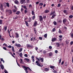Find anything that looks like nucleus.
I'll return each instance as SVG.
<instances>
[{
    "label": "nucleus",
    "instance_id": "bb28decb",
    "mask_svg": "<svg viewBox=\"0 0 73 73\" xmlns=\"http://www.w3.org/2000/svg\"><path fill=\"white\" fill-rule=\"evenodd\" d=\"M53 24L54 25H57V22L55 21H54L53 22Z\"/></svg>",
    "mask_w": 73,
    "mask_h": 73
},
{
    "label": "nucleus",
    "instance_id": "2eb2a0df",
    "mask_svg": "<svg viewBox=\"0 0 73 73\" xmlns=\"http://www.w3.org/2000/svg\"><path fill=\"white\" fill-rule=\"evenodd\" d=\"M20 13V11H17V12L15 13V14H16V15H19Z\"/></svg>",
    "mask_w": 73,
    "mask_h": 73
},
{
    "label": "nucleus",
    "instance_id": "7ed1b4c3",
    "mask_svg": "<svg viewBox=\"0 0 73 73\" xmlns=\"http://www.w3.org/2000/svg\"><path fill=\"white\" fill-rule=\"evenodd\" d=\"M39 19L40 21H43V18H42V16H39Z\"/></svg>",
    "mask_w": 73,
    "mask_h": 73
},
{
    "label": "nucleus",
    "instance_id": "f3484780",
    "mask_svg": "<svg viewBox=\"0 0 73 73\" xmlns=\"http://www.w3.org/2000/svg\"><path fill=\"white\" fill-rule=\"evenodd\" d=\"M0 66H1V69H2V70H3V69H4V66H3V65L2 64H1L0 65Z\"/></svg>",
    "mask_w": 73,
    "mask_h": 73
},
{
    "label": "nucleus",
    "instance_id": "4c0bfd02",
    "mask_svg": "<svg viewBox=\"0 0 73 73\" xmlns=\"http://www.w3.org/2000/svg\"><path fill=\"white\" fill-rule=\"evenodd\" d=\"M1 61H3V63H4L5 62L4 60H3V58H1Z\"/></svg>",
    "mask_w": 73,
    "mask_h": 73
},
{
    "label": "nucleus",
    "instance_id": "603ef678",
    "mask_svg": "<svg viewBox=\"0 0 73 73\" xmlns=\"http://www.w3.org/2000/svg\"><path fill=\"white\" fill-rule=\"evenodd\" d=\"M24 56H25V57H28V55L27 54H24Z\"/></svg>",
    "mask_w": 73,
    "mask_h": 73
},
{
    "label": "nucleus",
    "instance_id": "1a4fd4ad",
    "mask_svg": "<svg viewBox=\"0 0 73 73\" xmlns=\"http://www.w3.org/2000/svg\"><path fill=\"white\" fill-rule=\"evenodd\" d=\"M39 59L40 60H40H41V62H44V58L40 57L39 58Z\"/></svg>",
    "mask_w": 73,
    "mask_h": 73
},
{
    "label": "nucleus",
    "instance_id": "c85d7f7f",
    "mask_svg": "<svg viewBox=\"0 0 73 73\" xmlns=\"http://www.w3.org/2000/svg\"><path fill=\"white\" fill-rule=\"evenodd\" d=\"M6 5L7 7H9V3H6Z\"/></svg>",
    "mask_w": 73,
    "mask_h": 73
},
{
    "label": "nucleus",
    "instance_id": "aec40b11",
    "mask_svg": "<svg viewBox=\"0 0 73 73\" xmlns=\"http://www.w3.org/2000/svg\"><path fill=\"white\" fill-rule=\"evenodd\" d=\"M50 67L51 69H53L54 68H55V66H50Z\"/></svg>",
    "mask_w": 73,
    "mask_h": 73
},
{
    "label": "nucleus",
    "instance_id": "6e6552de",
    "mask_svg": "<svg viewBox=\"0 0 73 73\" xmlns=\"http://www.w3.org/2000/svg\"><path fill=\"white\" fill-rule=\"evenodd\" d=\"M57 40V38H52V42H54V41H56V40Z\"/></svg>",
    "mask_w": 73,
    "mask_h": 73
},
{
    "label": "nucleus",
    "instance_id": "0eeeda50",
    "mask_svg": "<svg viewBox=\"0 0 73 73\" xmlns=\"http://www.w3.org/2000/svg\"><path fill=\"white\" fill-rule=\"evenodd\" d=\"M36 64L37 65H38V66H41V64L39 63L38 61L37 60L36 61Z\"/></svg>",
    "mask_w": 73,
    "mask_h": 73
},
{
    "label": "nucleus",
    "instance_id": "39448f33",
    "mask_svg": "<svg viewBox=\"0 0 73 73\" xmlns=\"http://www.w3.org/2000/svg\"><path fill=\"white\" fill-rule=\"evenodd\" d=\"M15 46H17V48H19V47L21 46V45L20 44L15 43Z\"/></svg>",
    "mask_w": 73,
    "mask_h": 73
},
{
    "label": "nucleus",
    "instance_id": "e2e57ef3",
    "mask_svg": "<svg viewBox=\"0 0 73 73\" xmlns=\"http://www.w3.org/2000/svg\"><path fill=\"white\" fill-rule=\"evenodd\" d=\"M4 72L5 73H8V72L7 70H4Z\"/></svg>",
    "mask_w": 73,
    "mask_h": 73
},
{
    "label": "nucleus",
    "instance_id": "a878e982",
    "mask_svg": "<svg viewBox=\"0 0 73 73\" xmlns=\"http://www.w3.org/2000/svg\"><path fill=\"white\" fill-rule=\"evenodd\" d=\"M13 12H14V13H15V12H17V9H13Z\"/></svg>",
    "mask_w": 73,
    "mask_h": 73
},
{
    "label": "nucleus",
    "instance_id": "72a5a7b5",
    "mask_svg": "<svg viewBox=\"0 0 73 73\" xmlns=\"http://www.w3.org/2000/svg\"><path fill=\"white\" fill-rule=\"evenodd\" d=\"M53 55V53L52 52H50L49 54V56H51Z\"/></svg>",
    "mask_w": 73,
    "mask_h": 73
},
{
    "label": "nucleus",
    "instance_id": "c9c22d12",
    "mask_svg": "<svg viewBox=\"0 0 73 73\" xmlns=\"http://www.w3.org/2000/svg\"><path fill=\"white\" fill-rule=\"evenodd\" d=\"M31 13L32 15H35V12H34V11H32Z\"/></svg>",
    "mask_w": 73,
    "mask_h": 73
},
{
    "label": "nucleus",
    "instance_id": "79ce46f5",
    "mask_svg": "<svg viewBox=\"0 0 73 73\" xmlns=\"http://www.w3.org/2000/svg\"><path fill=\"white\" fill-rule=\"evenodd\" d=\"M43 18L44 19V20H45L46 18V16H44L43 17Z\"/></svg>",
    "mask_w": 73,
    "mask_h": 73
},
{
    "label": "nucleus",
    "instance_id": "dca6fc26",
    "mask_svg": "<svg viewBox=\"0 0 73 73\" xmlns=\"http://www.w3.org/2000/svg\"><path fill=\"white\" fill-rule=\"evenodd\" d=\"M4 29L5 31H7V26H4Z\"/></svg>",
    "mask_w": 73,
    "mask_h": 73
},
{
    "label": "nucleus",
    "instance_id": "7c9ffc66",
    "mask_svg": "<svg viewBox=\"0 0 73 73\" xmlns=\"http://www.w3.org/2000/svg\"><path fill=\"white\" fill-rule=\"evenodd\" d=\"M19 55L21 57H23L22 56H23V54L22 52H21L19 54Z\"/></svg>",
    "mask_w": 73,
    "mask_h": 73
},
{
    "label": "nucleus",
    "instance_id": "cd10ccee",
    "mask_svg": "<svg viewBox=\"0 0 73 73\" xmlns=\"http://www.w3.org/2000/svg\"><path fill=\"white\" fill-rule=\"evenodd\" d=\"M22 50H23V48H21L19 50V52H21L22 51Z\"/></svg>",
    "mask_w": 73,
    "mask_h": 73
},
{
    "label": "nucleus",
    "instance_id": "6e6d98bb",
    "mask_svg": "<svg viewBox=\"0 0 73 73\" xmlns=\"http://www.w3.org/2000/svg\"><path fill=\"white\" fill-rule=\"evenodd\" d=\"M58 23H62V21L60 20L59 21H58Z\"/></svg>",
    "mask_w": 73,
    "mask_h": 73
},
{
    "label": "nucleus",
    "instance_id": "864d4df0",
    "mask_svg": "<svg viewBox=\"0 0 73 73\" xmlns=\"http://www.w3.org/2000/svg\"><path fill=\"white\" fill-rule=\"evenodd\" d=\"M43 54H45L46 53V51H44L43 52Z\"/></svg>",
    "mask_w": 73,
    "mask_h": 73
},
{
    "label": "nucleus",
    "instance_id": "69168bd1",
    "mask_svg": "<svg viewBox=\"0 0 73 73\" xmlns=\"http://www.w3.org/2000/svg\"><path fill=\"white\" fill-rule=\"evenodd\" d=\"M49 48L50 49H52V47L51 46H49Z\"/></svg>",
    "mask_w": 73,
    "mask_h": 73
},
{
    "label": "nucleus",
    "instance_id": "052dcab7",
    "mask_svg": "<svg viewBox=\"0 0 73 73\" xmlns=\"http://www.w3.org/2000/svg\"><path fill=\"white\" fill-rule=\"evenodd\" d=\"M71 37L72 38H73V33H72L71 34Z\"/></svg>",
    "mask_w": 73,
    "mask_h": 73
},
{
    "label": "nucleus",
    "instance_id": "473e14b6",
    "mask_svg": "<svg viewBox=\"0 0 73 73\" xmlns=\"http://www.w3.org/2000/svg\"><path fill=\"white\" fill-rule=\"evenodd\" d=\"M58 32L59 33H62V31H61V30L60 29H59Z\"/></svg>",
    "mask_w": 73,
    "mask_h": 73
},
{
    "label": "nucleus",
    "instance_id": "0e129e2a",
    "mask_svg": "<svg viewBox=\"0 0 73 73\" xmlns=\"http://www.w3.org/2000/svg\"><path fill=\"white\" fill-rule=\"evenodd\" d=\"M59 38H62V36L60 35L59 36Z\"/></svg>",
    "mask_w": 73,
    "mask_h": 73
},
{
    "label": "nucleus",
    "instance_id": "5701e85b",
    "mask_svg": "<svg viewBox=\"0 0 73 73\" xmlns=\"http://www.w3.org/2000/svg\"><path fill=\"white\" fill-rule=\"evenodd\" d=\"M49 12V10H46L44 11V12L45 13H48Z\"/></svg>",
    "mask_w": 73,
    "mask_h": 73
},
{
    "label": "nucleus",
    "instance_id": "423d86ee",
    "mask_svg": "<svg viewBox=\"0 0 73 73\" xmlns=\"http://www.w3.org/2000/svg\"><path fill=\"white\" fill-rule=\"evenodd\" d=\"M27 46L28 47V48H33V46L29 44H27Z\"/></svg>",
    "mask_w": 73,
    "mask_h": 73
},
{
    "label": "nucleus",
    "instance_id": "5fc2aeb1",
    "mask_svg": "<svg viewBox=\"0 0 73 73\" xmlns=\"http://www.w3.org/2000/svg\"><path fill=\"white\" fill-rule=\"evenodd\" d=\"M73 44V41H71L70 42V44L71 45H72Z\"/></svg>",
    "mask_w": 73,
    "mask_h": 73
},
{
    "label": "nucleus",
    "instance_id": "4d7b16f0",
    "mask_svg": "<svg viewBox=\"0 0 73 73\" xmlns=\"http://www.w3.org/2000/svg\"><path fill=\"white\" fill-rule=\"evenodd\" d=\"M36 60H38V61H40V59L36 57Z\"/></svg>",
    "mask_w": 73,
    "mask_h": 73
},
{
    "label": "nucleus",
    "instance_id": "f8f14e48",
    "mask_svg": "<svg viewBox=\"0 0 73 73\" xmlns=\"http://www.w3.org/2000/svg\"><path fill=\"white\" fill-rule=\"evenodd\" d=\"M25 1V0H21L20 1V3L21 4H23Z\"/></svg>",
    "mask_w": 73,
    "mask_h": 73
},
{
    "label": "nucleus",
    "instance_id": "a18cd8bd",
    "mask_svg": "<svg viewBox=\"0 0 73 73\" xmlns=\"http://www.w3.org/2000/svg\"><path fill=\"white\" fill-rule=\"evenodd\" d=\"M0 40H1V41H4L5 40V39L3 38H1Z\"/></svg>",
    "mask_w": 73,
    "mask_h": 73
},
{
    "label": "nucleus",
    "instance_id": "f704fd0d",
    "mask_svg": "<svg viewBox=\"0 0 73 73\" xmlns=\"http://www.w3.org/2000/svg\"><path fill=\"white\" fill-rule=\"evenodd\" d=\"M44 70H45L46 72L47 71H48V70H49V68H46L44 69Z\"/></svg>",
    "mask_w": 73,
    "mask_h": 73
},
{
    "label": "nucleus",
    "instance_id": "6ab92c4d",
    "mask_svg": "<svg viewBox=\"0 0 73 73\" xmlns=\"http://www.w3.org/2000/svg\"><path fill=\"white\" fill-rule=\"evenodd\" d=\"M25 60L27 61V62H29V59L28 58H25Z\"/></svg>",
    "mask_w": 73,
    "mask_h": 73
},
{
    "label": "nucleus",
    "instance_id": "9d476101",
    "mask_svg": "<svg viewBox=\"0 0 73 73\" xmlns=\"http://www.w3.org/2000/svg\"><path fill=\"white\" fill-rule=\"evenodd\" d=\"M37 21H35V23L33 25L34 27H35V26H36L37 25Z\"/></svg>",
    "mask_w": 73,
    "mask_h": 73
},
{
    "label": "nucleus",
    "instance_id": "e433bc0d",
    "mask_svg": "<svg viewBox=\"0 0 73 73\" xmlns=\"http://www.w3.org/2000/svg\"><path fill=\"white\" fill-rule=\"evenodd\" d=\"M3 24V20H0V24Z\"/></svg>",
    "mask_w": 73,
    "mask_h": 73
},
{
    "label": "nucleus",
    "instance_id": "ea45409f",
    "mask_svg": "<svg viewBox=\"0 0 73 73\" xmlns=\"http://www.w3.org/2000/svg\"><path fill=\"white\" fill-rule=\"evenodd\" d=\"M73 15H71L69 16V18H70V19H72V18H73Z\"/></svg>",
    "mask_w": 73,
    "mask_h": 73
},
{
    "label": "nucleus",
    "instance_id": "c756f323",
    "mask_svg": "<svg viewBox=\"0 0 73 73\" xmlns=\"http://www.w3.org/2000/svg\"><path fill=\"white\" fill-rule=\"evenodd\" d=\"M32 19L33 20H35V15L32 17Z\"/></svg>",
    "mask_w": 73,
    "mask_h": 73
},
{
    "label": "nucleus",
    "instance_id": "ddd939ff",
    "mask_svg": "<svg viewBox=\"0 0 73 73\" xmlns=\"http://www.w3.org/2000/svg\"><path fill=\"white\" fill-rule=\"evenodd\" d=\"M67 21V20H66V19H64L63 20V23H66Z\"/></svg>",
    "mask_w": 73,
    "mask_h": 73
},
{
    "label": "nucleus",
    "instance_id": "4468645a",
    "mask_svg": "<svg viewBox=\"0 0 73 73\" xmlns=\"http://www.w3.org/2000/svg\"><path fill=\"white\" fill-rule=\"evenodd\" d=\"M15 35L16 36H15L16 38H19V34H17V33H15Z\"/></svg>",
    "mask_w": 73,
    "mask_h": 73
},
{
    "label": "nucleus",
    "instance_id": "13d9d810",
    "mask_svg": "<svg viewBox=\"0 0 73 73\" xmlns=\"http://www.w3.org/2000/svg\"><path fill=\"white\" fill-rule=\"evenodd\" d=\"M7 48H12V46L11 45H9L7 46Z\"/></svg>",
    "mask_w": 73,
    "mask_h": 73
},
{
    "label": "nucleus",
    "instance_id": "393cba45",
    "mask_svg": "<svg viewBox=\"0 0 73 73\" xmlns=\"http://www.w3.org/2000/svg\"><path fill=\"white\" fill-rule=\"evenodd\" d=\"M34 29L35 34H36V33H37V30H36V29L35 28H34Z\"/></svg>",
    "mask_w": 73,
    "mask_h": 73
},
{
    "label": "nucleus",
    "instance_id": "774afa93",
    "mask_svg": "<svg viewBox=\"0 0 73 73\" xmlns=\"http://www.w3.org/2000/svg\"><path fill=\"white\" fill-rule=\"evenodd\" d=\"M66 42L67 44H69V42L67 40L66 41Z\"/></svg>",
    "mask_w": 73,
    "mask_h": 73
},
{
    "label": "nucleus",
    "instance_id": "20e7f679",
    "mask_svg": "<svg viewBox=\"0 0 73 73\" xmlns=\"http://www.w3.org/2000/svg\"><path fill=\"white\" fill-rule=\"evenodd\" d=\"M22 67L23 68H24V70H28V69L29 68V67H26L25 66H22Z\"/></svg>",
    "mask_w": 73,
    "mask_h": 73
},
{
    "label": "nucleus",
    "instance_id": "09e8293b",
    "mask_svg": "<svg viewBox=\"0 0 73 73\" xmlns=\"http://www.w3.org/2000/svg\"><path fill=\"white\" fill-rule=\"evenodd\" d=\"M39 40H41L42 39V37H39Z\"/></svg>",
    "mask_w": 73,
    "mask_h": 73
},
{
    "label": "nucleus",
    "instance_id": "f03ea898",
    "mask_svg": "<svg viewBox=\"0 0 73 73\" xmlns=\"http://www.w3.org/2000/svg\"><path fill=\"white\" fill-rule=\"evenodd\" d=\"M6 12L8 13L9 15H11L12 13V10H7L6 11Z\"/></svg>",
    "mask_w": 73,
    "mask_h": 73
},
{
    "label": "nucleus",
    "instance_id": "2f4dec72",
    "mask_svg": "<svg viewBox=\"0 0 73 73\" xmlns=\"http://www.w3.org/2000/svg\"><path fill=\"white\" fill-rule=\"evenodd\" d=\"M23 7L24 9H26V10H27L28 9L27 8V6H23Z\"/></svg>",
    "mask_w": 73,
    "mask_h": 73
},
{
    "label": "nucleus",
    "instance_id": "9b49d317",
    "mask_svg": "<svg viewBox=\"0 0 73 73\" xmlns=\"http://www.w3.org/2000/svg\"><path fill=\"white\" fill-rule=\"evenodd\" d=\"M14 3L15 4H19V1H18L17 0L15 1Z\"/></svg>",
    "mask_w": 73,
    "mask_h": 73
},
{
    "label": "nucleus",
    "instance_id": "37998d69",
    "mask_svg": "<svg viewBox=\"0 0 73 73\" xmlns=\"http://www.w3.org/2000/svg\"><path fill=\"white\" fill-rule=\"evenodd\" d=\"M27 12H28L27 11V10H24V13L25 14H27Z\"/></svg>",
    "mask_w": 73,
    "mask_h": 73
},
{
    "label": "nucleus",
    "instance_id": "a19ab883",
    "mask_svg": "<svg viewBox=\"0 0 73 73\" xmlns=\"http://www.w3.org/2000/svg\"><path fill=\"white\" fill-rule=\"evenodd\" d=\"M20 62L21 64H23V62H23V59H21Z\"/></svg>",
    "mask_w": 73,
    "mask_h": 73
},
{
    "label": "nucleus",
    "instance_id": "4be33fe9",
    "mask_svg": "<svg viewBox=\"0 0 73 73\" xmlns=\"http://www.w3.org/2000/svg\"><path fill=\"white\" fill-rule=\"evenodd\" d=\"M25 23L27 26V27H29V25H28V22H27V21H25Z\"/></svg>",
    "mask_w": 73,
    "mask_h": 73
},
{
    "label": "nucleus",
    "instance_id": "de8ad7c7",
    "mask_svg": "<svg viewBox=\"0 0 73 73\" xmlns=\"http://www.w3.org/2000/svg\"><path fill=\"white\" fill-rule=\"evenodd\" d=\"M3 45H5L6 47H7L8 46V45L7 44L5 43H4L3 44Z\"/></svg>",
    "mask_w": 73,
    "mask_h": 73
},
{
    "label": "nucleus",
    "instance_id": "f257e3e1",
    "mask_svg": "<svg viewBox=\"0 0 73 73\" xmlns=\"http://www.w3.org/2000/svg\"><path fill=\"white\" fill-rule=\"evenodd\" d=\"M50 16L52 15L51 18H52V19H54V17H55V16H56V13H55V11H53L52 13H50Z\"/></svg>",
    "mask_w": 73,
    "mask_h": 73
},
{
    "label": "nucleus",
    "instance_id": "b1692460",
    "mask_svg": "<svg viewBox=\"0 0 73 73\" xmlns=\"http://www.w3.org/2000/svg\"><path fill=\"white\" fill-rule=\"evenodd\" d=\"M12 51H13V52H15V50L14 49V47H13V46H12Z\"/></svg>",
    "mask_w": 73,
    "mask_h": 73
},
{
    "label": "nucleus",
    "instance_id": "58836bf2",
    "mask_svg": "<svg viewBox=\"0 0 73 73\" xmlns=\"http://www.w3.org/2000/svg\"><path fill=\"white\" fill-rule=\"evenodd\" d=\"M47 34H45L44 35V37H45V38H46V37H47Z\"/></svg>",
    "mask_w": 73,
    "mask_h": 73
},
{
    "label": "nucleus",
    "instance_id": "bf43d9fd",
    "mask_svg": "<svg viewBox=\"0 0 73 73\" xmlns=\"http://www.w3.org/2000/svg\"><path fill=\"white\" fill-rule=\"evenodd\" d=\"M24 11V9L21 8V12H23V11Z\"/></svg>",
    "mask_w": 73,
    "mask_h": 73
},
{
    "label": "nucleus",
    "instance_id": "3c124183",
    "mask_svg": "<svg viewBox=\"0 0 73 73\" xmlns=\"http://www.w3.org/2000/svg\"><path fill=\"white\" fill-rule=\"evenodd\" d=\"M3 49L4 50H7V48H6V47H3Z\"/></svg>",
    "mask_w": 73,
    "mask_h": 73
},
{
    "label": "nucleus",
    "instance_id": "338daca9",
    "mask_svg": "<svg viewBox=\"0 0 73 73\" xmlns=\"http://www.w3.org/2000/svg\"><path fill=\"white\" fill-rule=\"evenodd\" d=\"M71 9L72 11H73V6L71 7Z\"/></svg>",
    "mask_w": 73,
    "mask_h": 73
},
{
    "label": "nucleus",
    "instance_id": "680f3d73",
    "mask_svg": "<svg viewBox=\"0 0 73 73\" xmlns=\"http://www.w3.org/2000/svg\"><path fill=\"white\" fill-rule=\"evenodd\" d=\"M39 5L41 6L43 5V3H39Z\"/></svg>",
    "mask_w": 73,
    "mask_h": 73
},
{
    "label": "nucleus",
    "instance_id": "8fccbe9b",
    "mask_svg": "<svg viewBox=\"0 0 73 73\" xmlns=\"http://www.w3.org/2000/svg\"><path fill=\"white\" fill-rule=\"evenodd\" d=\"M61 59H60L59 60V64L61 63Z\"/></svg>",
    "mask_w": 73,
    "mask_h": 73
},
{
    "label": "nucleus",
    "instance_id": "c03bdc74",
    "mask_svg": "<svg viewBox=\"0 0 73 73\" xmlns=\"http://www.w3.org/2000/svg\"><path fill=\"white\" fill-rule=\"evenodd\" d=\"M55 31H56V29H55V28H54L52 30V31L55 32Z\"/></svg>",
    "mask_w": 73,
    "mask_h": 73
},
{
    "label": "nucleus",
    "instance_id": "49530a36",
    "mask_svg": "<svg viewBox=\"0 0 73 73\" xmlns=\"http://www.w3.org/2000/svg\"><path fill=\"white\" fill-rule=\"evenodd\" d=\"M60 6H61V4L59 3L57 7H60Z\"/></svg>",
    "mask_w": 73,
    "mask_h": 73
},
{
    "label": "nucleus",
    "instance_id": "a211bd4d",
    "mask_svg": "<svg viewBox=\"0 0 73 73\" xmlns=\"http://www.w3.org/2000/svg\"><path fill=\"white\" fill-rule=\"evenodd\" d=\"M56 44L57 46L58 47L60 46V43L58 42H56Z\"/></svg>",
    "mask_w": 73,
    "mask_h": 73
},
{
    "label": "nucleus",
    "instance_id": "412c9836",
    "mask_svg": "<svg viewBox=\"0 0 73 73\" xmlns=\"http://www.w3.org/2000/svg\"><path fill=\"white\" fill-rule=\"evenodd\" d=\"M66 10H64L63 11V12L64 13H65L66 14L67 13H68V12Z\"/></svg>",
    "mask_w": 73,
    "mask_h": 73
}]
</instances>
